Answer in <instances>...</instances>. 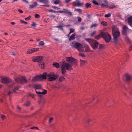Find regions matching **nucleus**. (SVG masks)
<instances>
[{
	"mask_svg": "<svg viewBox=\"0 0 132 132\" xmlns=\"http://www.w3.org/2000/svg\"><path fill=\"white\" fill-rule=\"evenodd\" d=\"M75 29L73 28H70V32L69 33V34H70L71 33L75 31Z\"/></svg>",
	"mask_w": 132,
	"mask_h": 132,
	"instance_id": "34",
	"label": "nucleus"
},
{
	"mask_svg": "<svg viewBox=\"0 0 132 132\" xmlns=\"http://www.w3.org/2000/svg\"><path fill=\"white\" fill-rule=\"evenodd\" d=\"M87 17H88V18L90 19V18L91 17V16L90 14H88L87 15Z\"/></svg>",
	"mask_w": 132,
	"mask_h": 132,
	"instance_id": "64",
	"label": "nucleus"
},
{
	"mask_svg": "<svg viewBox=\"0 0 132 132\" xmlns=\"http://www.w3.org/2000/svg\"><path fill=\"white\" fill-rule=\"evenodd\" d=\"M13 92V90L12 91H10L8 94V95L9 96H10L11 95V94H12Z\"/></svg>",
	"mask_w": 132,
	"mask_h": 132,
	"instance_id": "43",
	"label": "nucleus"
},
{
	"mask_svg": "<svg viewBox=\"0 0 132 132\" xmlns=\"http://www.w3.org/2000/svg\"><path fill=\"white\" fill-rule=\"evenodd\" d=\"M71 0H65V2L66 3H67L71 1Z\"/></svg>",
	"mask_w": 132,
	"mask_h": 132,
	"instance_id": "62",
	"label": "nucleus"
},
{
	"mask_svg": "<svg viewBox=\"0 0 132 132\" xmlns=\"http://www.w3.org/2000/svg\"><path fill=\"white\" fill-rule=\"evenodd\" d=\"M29 95V96H31L32 97V98H34V95L33 94H30Z\"/></svg>",
	"mask_w": 132,
	"mask_h": 132,
	"instance_id": "55",
	"label": "nucleus"
},
{
	"mask_svg": "<svg viewBox=\"0 0 132 132\" xmlns=\"http://www.w3.org/2000/svg\"><path fill=\"white\" fill-rule=\"evenodd\" d=\"M57 13H64V9H63V10L62 11H57Z\"/></svg>",
	"mask_w": 132,
	"mask_h": 132,
	"instance_id": "59",
	"label": "nucleus"
},
{
	"mask_svg": "<svg viewBox=\"0 0 132 132\" xmlns=\"http://www.w3.org/2000/svg\"><path fill=\"white\" fill-rule=\"evenodd\" d=\"M2 82L3 83L8 84L12 82V80L10 78H4L2 79Z\"/></svg>",
	"mask_w": 132,
	"mask_h": 132,
	"instance_id": "9",
	"label": "nucleus"
},
{
	"mask_svg": "<svg viewBox=\"0 0 132 132\" xmlns=\"http://www.w3.org/2000/svg\"><path fill=\"white\" fill-rule=\"evenodd\" d=\"M72 5L75 6H83V3H80L79 0H77L72 3Z\"/></svg>",
	"mask_w": 132,
	"mask_h": 132,
	"instance_id": "8",
	"label": "nucleus"
},
{
	"mask_svg": "<svg viewBox=\"0 0 132 132\" xmlns=\"http://www.w3.org/2000/svg\"><path fill=\"white\" fill-rule=\"evenodd\" d=\"M1 117L2 120H4L6 118V117L5 115H3L1 116Z\"/></svg>",
	"mask_w": 132,
	"mask_h": 132,
	"instance_id": "49",
	"label": "nucleus"
},
{
	"mask_svg": "<svg viewBox=\"0 0 132 132\" xmlns=\"http://www.w3.org/2000/svg\"><path fill=\"white\" fill-rule=\"evenodd\" d=\"M66 61L68 62L71 63V64H70L63 60L60 62L62 73L64 76H65V73L67 72L66 70L69 71L72 70V65H74L76 66L77 63V60L75 58H66Z\"/></svg>",
	"mask_w": 132,
	"mask_h": 132,
	"instance_id": "1",
	"label": "nucleus"
},
{
	"mask_svg": "<svg viewBox=\"0 0 132 132\" xmlns=\"http://www.w3.org/2000/svg\"><path fill=\"white\" fill-rule=\"evenodd\" d=\"M53 65L55 67L58 68L60 67V65L59 63L56 62H54L53 64Z\"/></svg>",
	"mask_w": 132,
	"mask_h": 132,
	"instance_id": "23",
	"label": "nucleus"
},
{
	"mask_svg": "<svg viewBox=\"0 0 132 132\" xmlns=\"http://www.w3.org/2000/svg\"><path fill=\"white\" fill-rule=\"evenodd\" d=\"M30 18V16L27 18H25V19L26 20H29Z\"/></svg>",
	"mask_w": 132,
	"mask_h": 132,
	"instance_id": "56",
	"label": "nucleus"
},
{
	"mask_svg": "<svg viewBox=\"0 0 132 132\" xmlns=\"http://www.w3.org/2000/svg\"><path fill=\"white\" fill-rule=\"evenodd\" d=\"M128 32L131 33L132 32V30L129 29L128 28Z\"/></svg>",
	"mask_w": 132,
	"mask_h": 132,
	"instance_id": "61",
	"label": "nucleus"
},
{
	"mask_svg": "<svg viewBox=\"0 0 132 132\" xmlns=\"http://www.w3.org/2000/svg\"><path fill=\"white\" fill-rule=\"evenodd\" d=\"M111 16V14L110 13H109L108 14H106L104 16L106 18H108Z\"/></svg>",
	"mask_w": 132,
	"mask_h": 132,
	"instance_id": "37",
	"label": "nucleus"
},
{
	"mask_svg": "<svg viewBox=\"0 0 132 132\" xmlns=\"http://www.w3.org/2000/svg\"><path fill=\"white\" fill-rule=\"evenodd\" d=\"M85 39L87 42L89 43L94 49L97 48L99 43L96 41L89 38H85Z\"/></svg>",
	"mask_w": 132,
	"mask_h": 132,
	"instance_id": "3",
	"label": "nucleus"
},
{
	"mask_svg": "<svg viewBox=\"0 0 132 132\" xmlns=\"http://www.w3.org/2000/svg\"><path fill=\"white\" fill-rule=\"evenodd\" d=\"M55 27L59 28L61 30H63V29L62 28V26H55Z\"/></svg>",
	"mask_w": 132,
	"mask_h": 132,
	"instance_id": "35",
	"label": "nucleus"
},
{
	"mask_svg": "<svg viewBox=\"0 0 132 132\" xmlns=\"http://www.w3.org/2000/svg\"><path fill=\"white\" fill-rule=\"evenodd\" d=\"M75 11H76L79 13H81L82 12V10L80 9H76L75 10Z\"/></svg>",
	"mask_w": 132,
	"mask_h": 132,
	"instance_id": "27",
	"label": "nucleus"
},
{
	"mask_svg": "<svg viewBox=\"0 0 132 132\" xmlns=\"http://www.w3.org/2000/svg\"><path fill=\"white\" fill-rule=\"evenodd\" d=\"M84 47L85 48V52H87L90 51L89 48L87 45H85Z\"/></svg>",
	"mask_w": 132,
	"mask_h": 132,
	"instance_id": "22",
	"label": "nucleus"
},
{
	"mask_svg": "<svg viewBox=\"0 0 132 132\" xmlns=\"http://www.w3.org/2000/svg\"><path fill=\"white\" fill-rule=\"evenodd\" d=\"M52 8L54 9H56L57 10H58L59 9H60L59 8L56 6H52Z\"/></svg>",
	"mask_w": 132,
	"mask_h": 132,
	"instance_id": "51",
	"label": "nucleus"
},
{
	"mask_svg": "<svg viewBox=\"0 0 132 132\" xmlns=\"http://www.w3.org/2000/svg\"><path fill=\"white\" fill-rule=\"evenodd\" d=\"M65 78L63 77H60L59 78V80L61 81H63L64 79Z\"/></svg>",
	"mask_w": 132,
	"mask_h": 132,
	"instance_id": "38",
	"label": "nucleus"
},
{
	"mask_svg": "<svg viewBox=\"0 0 132 132\" xmlns=\"http://www.w3.org/2000/svg\"><path fill=\"white\" fill-rule=\"evenodd\" d=\"M53 118H51L50 119L49 121V122L50 123L51 121L53 120Z\"/></svg>",
	"mask_w": 132,
	"mask_h": 132,
	"instance_id": "63",
	"label": "nucleus"
},
{
	"mask_svg": "<svg viewBox=\"0 0 132 132\" xmlns=\"http://www.w3.org/2000/svg\"><path fill=\"white\" fill-rule=\"evenodd\" d=\"M64 13L67 14L69 15H72V13L70 11L67 9H64Z\"/></svg>",
	"mask_w": 132,
	"mask_h": 132,
	"instance_id": "15",
	"label": "nucleus"
},
{
	"mask_svg": "<svg viewBox=\"0 0 132 132\" xmlns=\"http://www.w3.org/2000/svg\"><path fill=\"white\" fill-rule=\"evenodd\" d=\"M34 87L36 89H40L41 88V85L39 84H35L34 85Z\"/></svg>",
	"mask_w": 132,
	"mask_h": 132,
	"instance_id": "21",
	"label": "nucleus"
},
{
	"mask_svg": "<svg viewBox=\"0 0 132 132\" xmlns=\"http://www.w3.org/2000/svg\"><path fill=\"white\" fill-rule=\"evenodd\" d=\"M103 47V44H101L99 45V49H101Z\"/></svg>",
	"mask_w": 132,
	"mask_h": 132,
	"instance_id": "45",
	"label": "nucleus"
},
{
	"mask_svg": "<svg viewBox=\"0 0 132 132\" xmlns=\"http://www.w3.org/2000/svg\"><path fill=\"white\" fill-rule=\"evenodd\" d=\"M60 2V0H55L54 2V3L56 4H59Z\"/></svg>",
	"mask_w": 132,
	"mask_h": 132,
	"instance_id": "36",
	"label": "nucleus"
},
{
	"mask_svg": "<svg viewBox=\"0 0 132 132\" xmlns=\"http://www.w3.org/2000/svg\"><path fill=\"white\" fill-rule=\"evenodd\" d=\"M85 6L87 8L90 7L91 6V4L88 3L86 4Z\"/></svg>",
	"mask_w": 132,
	"mask_h": 132,
	"instance_id": "30",
	"label": "nucleus"
},
{
	"mask_svg": "<svg viewBox=\"0 0 132 132\" xmlns=\"http://www.w3.org/2000/svg\"><path fill=\"white\" fill-rule=\"evenodd\" d=\"M100 5V6H101V7H105V6H108V4L105 5V4H103V3L102 4Z\"/></svg>",
	"mask_w": 132,
	"mask_h": 132,
	"instance_id": "46",
	"label": "nucleus"
},
{
	"mask_svg": "<svg viewBox=\"0 0 132 132\" xmlns=\"http://www.w3.org/2000/svg\"><path fill=\"white\" fill-rule=\"evenodd\" d=\"M44 44L45 43L42 41H40L39 43V45L40 46H43Z\"/></svg>",
	"mask_w": 132,
	"mask_h": 132,
	"instance_id": "44",
	"label": "nucleus"
},
{
	"mask_svg": "<svg viewBox=\"0 0 132 132\" xmlns=\"http://www.w3.org/2000/svg\"><path fill=\"white\" fill-rule=\"evenodd\" d=\"M113 30L112 31L113 34V40L116 43H117L118 41V40L117 38L120 35V33L118 31H116L113 33Z\"/></svg>",
	"mask_w": 132,
	"mask_h": 132,
	"instance_id": "7",
	"label": "nucleus"
},
{
	"mask_svg": "<svg viewBox=\"0 0 132 132\" xmlns=\"http://www.w3.org/2000/svg\"><path fill=\"white\" fill-rule=\"evenodd\" d=\"M98 25L97 24H92L91 25V28H92L94 27H96V26H97Z\"/></svg>",
	"mask_w": 132,
	"mask_h": 132,
	"instance_id": "47",
	"label": "nucleus"
},
{
	"mask_svg": "<svg viewBox=\"0 0 132 132\" xmlns=\"http://www.w3.org/2000/svg\"><path fill=\"white\" fill-rule=\"evenodd\" d=\"M101 24L104 26H106L107 25V23L105 21H102L101 23Z\"/></svg>",
	"mask_w": 132,
	"mask_h": 132,
	"instance_id": "31",
	"label": "nucleus"
},
{
	"mask_svg": "<svg viewBox=\"0 0 132 132\" xmlns=\"http://www.w3.org/2000/svg\"><path fill=\"white\" fill-rule=\"evenodd\" d=\"M80 62L81 64H85L87 63V61L85 60H80Z\"/></svg>",
	"mask_w": 132,
	"mask_h": 132,
	"instance_id": "29",
	"label": "nucleus"
},
{
	"mask_svg": "<svg viewBox=\"0 0 132 132\" xmlns=\"http://www.w3.org/2000/svg\"><path fill=\"white\" fill-rule=\"evenodd\" d=\"M128 20V24L132 28V16L129 17Z\"/></svg>",
	"mask_w": 132,
	"mask_h": 132,
	"instance_id": "14",
	"label": "nucleus"
},
{
	"mask_svg": "<svg viewBox=\"0 0 132 132\" xmlns=\"http://www.w3.org/2000/svg\"><path fill=\"white\" fill-rule=\"evenodd\" d=\"M38 5V4H37V3L36 2H35L33 3L32 4L30 5L29 8L30 9H32Z\"/></svg>",
	"mask_w": 132,
	"mask_h": 132,
	"instance_id": "13",
	"label": "nucleus"
},
{
	"mask_svg": "<svg viewBox=\"0 0 132 132\" xmlns=\"http://www.w3.org/2000/svg\"><path fill=\"white\" fill-rule=\"evenodd\" d=\"M70 45L72 47H76L79 52H84L83 46L80 43L72 42L70 44Z\"/></svg>",
	"mask_w": 132,
	"mask_h": 132,
	"instance_id": "4",
	"label": "nucleus"
},
{
	"mask_svg": "<svg viewBox=\"0 0 132 132\" xmlns=\"http://www.w3.org/2000/svg\"><path fill=\"white\" fill-rule=\"evenodd\" d=\"M49 11L51 12H53L54 13H57V11H54L52 9H50L49 10Z\"/></svg>",
	"mask_w": 132,
	"mask_h": 132,
	"instance_id": "40",
	"label": "nucleus"
},
{
	"mask_svg": "<svg viewBox=\"0 0 132 132\" xmlns=\"http://www.w3.org/2000/svg\"><path fill=\"white\" fill-rule=\"evenodd\" d=\"M76 35V34L75 33H74L69 38V39L70 41H71L72 40H73L75 38V36Z\"/></svg>",
	"mask_w": 132,
	"mask_h": 132,
	"instance_id": "19",
	"label": "nucleus"
},
{
	"mask_svg": "<svg viewBox=\"0 0 132 132\" xmlns=\"http://www.w3.org/2000/svg\"><path fill=\"white\" fill-rule=\"evenodd\" d=\"M77 19H78V22H80L81 20V18L79 17H77Z\"/></svg>",
	"mask_w": 132,
	"mask_h": 132,
	"instance_id": "53",
	"label": "nucleus"
},
{
	"mask_svg": "<svg viewBox=\"0 0 132 132\" xmlns=\"http://www.w3.org/2000/svg\"><path fill=\"white\" fill-rule=\"evenodd\" d=\"M20 22L21 23H23L25 24H27L28 23L27 22L24 21L23 20H20Z\"/></svg>",
	"mask_w": 132,
	"mask_h": 132,
	"instance_id": "50",
	"label": "nucleus"
},
{
	"mask_svg": "<svg viewBox=\"0 0 132 132\" xmlns=\"http://www.w3.org/2000/svg\"><path fill=\"white\" fill-rule=\"evenodd\" d=\"M20 87V86H17L15 88L13 89V91L14 93H16V90H18Z\"/></svg>",
	"mask_w": 132,
	"mask_h": 132,
	"instance_id": "28",
	"label": "nucleus"
},
{
	"mask_svg": "<svg viewBox=\"0 0 132 132\" xmlns=\"http://www.w3.org/2000/svg\"><path fill=\"white\" fill-rule=\"evenodd\" d=\"M38 50L39 48H31L28 50L27 52V53L28 54H31L36 51H38Z\"/></svg>",
	"mask_w": 132,
	"mask_h": 132,
	"instance_id": "12",
	"label": "nucleus"
},
{
	"mask_svg": "<svg viewBox=\"0 0 132 132\" xmlns=\"http://www.w3.org/2000/svg\"><path fill=\"white\" fill-rule=\"evenodd\" d=\"M43 78L46 79V77H48V79L50 81H54L57 78L56 75L53 74L52 73L47 74L46 72L44 73L42 75Z\"/></svg>",
	"mask_w": 132,
	"mask_h": 132,
	"instance_id": "2",
	"label": "nucleus"
},
{
	"mask_svg": "<svg viewBox=\"0 0 132 132\" xmlns=\"http://www.w3.org/2000/svg\"><path fill=\"white\" fill-rule=\"evenodd\" d=\"M30 102L29 101H27L26 102V105L27 106H29L30 105Z\"/></svg>",
	"mask_w": 132,
	"mask_h": 132,
	"instance_id": "52",
	"label": "nucleus"
},
{
	"mask_svg": "<svg viewBox=\"0 0 132 132\" xmlns=\"http://www.w3.org/2000/svg\"><path fill=\"white\" fill-rule=\"evenodd\" d=\"M125 77L126 79V81L127 82L130 81L132 78V76L130 77L128 74H126L125 75Z\"/></svg>",
	"mask_w": 132,
	"mask_h": 132,
	"instance_id": "16",
	"label": "nucleus"
},
{
	"mask_svg": "<svg viewBox=\"0 0 132 132\" xmlns=\"http://www.w3.org/2000/svg\"><path fill=\"white\" fill-rule=\"evenodd\" d=\"M36 93L39 95L40 97H42V95H41V92H40L36 91Z\"/></svg>",
	"mask_w": 132,
	"mask_h": 132,
	"instance_id": "41",
	"label": "nucleus"
},
{
	"mask_svg": "<svg viewBox=\"0 0 132 132\" xmlns=\"http://www.w3.org/2000/svg\"><path fill=\"white\" fill-rule=\"evenodd\" d=\"M34 128H35V129H36L39 130H40L38 128V127H31V129H34Z\"/></svg>",
	"mask_w": 132,
	"mask_h": 132,
	"instance_id": "57",
	"label": "nucleus"
},
{
	"mask_svg": "<svg viewBox=\"0 0 132 132\" xmlns=\"http://www.w3.org/2000/svg\"><path fill=\"white\" fill-rule=\"evenodd\" d=\"M48 0H47V2L46 3V4H45V5H42V6H46V7H49L50 6L49 5L47 4V3L48 2Z\"/></svg>",
	"mask_w": 132,
	"mask_h": 132,
	"instance_id": "39",
	"label": "nucleus"
},
{
	"mask_svg": "<svg viewBox=\"0 0 132 132\" xmlns=\"http://www.w3.org/2000/svg\"><path fill=\"white\" fill-rule=\"evenodd\" d=\"M37 1H39L40 3L46 4L47 2V0H36Z\"/></svg>",
	"mask_w": 132,
	"mask_h": 132,
	"instance_id": "25",
	"label": "nucleus"
},
{
	"mask_svg": "<svg viewBox=\"0 0 132 132\" xmlns=\"http://www.w3.org/2000/svg\"><path fill=\"white\" fill-rule=\"evenodd\" d=\"M79 55L80 56L83 57L85 56V55L81 53H79Z\"/></svg>",
	"mask_w": 132,
	"mask_h": 132,
	"instance_id": "48",
	"label": "nucleus"
},
{
	"mask_svg": "<svg viewBox=\"0 0 132 132\" xmlns=\"http://www.w3.org/2000/svg\"><path fill=\"white\" fill-rule=\"evenodd\" d=\"M44 91L41 92V95H45L47 93V91L44 89H43Z\"/></svg>",
	"mask_w": 132,
	"mask_h": 132,
	"instance_id": "33",
	"label": "nucleus"
},
{
	"mask_svg": "<svg viewBox=\"0 0 132 132\" xmlns=\"http://www.w3.org/2000/svg\"><path fill=\"white\" fill-rule=\"evenodd\" d=\"M18 11L19 12H20V13H22L23 12V11L20 9H19L18 10Z\"/></svg>",
	"mask_w": 132,
	"mask_h": 132,
	"instance_id": "60",
	"label": "nucleus"
},
{
	"mask_svg": "<svg viewBox=\"0 0 132 132\" xmlns=\"http://www.w3.org/2000/svg\"><path fill=\"white\" fill-rule=\"evenodd\" d=\"M128 28L126 26H124L122 28V34L123 35H126L128 32Z\"/></svg>",
	"mask_w": 132,
	"mask_h": 132,
	"instance_id": "10",
	"label": "nucleus"
},
{
	"mask_svg": "<svg viewBox=\"0 0 132 132\" xmlns=\"http://www.w3.org/2000/svg\"><path fill=\"white\" fill-rule=\"evenodd\" d=\"M102 37L105 40L106 43L109 42L111 40V36L107 32H102Z\"/></svg>",
	"mask_w": 132,
	"mask_h": 132,
	"instance_id": "5",
	"label": "nucleus"
},
{
	"mask_svg": "<svg viewBox=\"0 0 132 132\" xmlns=\"http://www.w3.org/2000/svg\"><path fill=\"white\" fill-rule=\"evenodd\" d=\"M92 2L93 3L96 5H98L100 4L98 3L95 0L93 1Z\"/></svg>",
	"mask_w": 132,
	"mask_h": 132,
	"instance_id": "32",
	"label": "nucleus"
},
{
	"mask_svg": "<svg viewBox=\"0 0 132 132\" xmlns=\"http://www.w3.org/2000/svg\"><path fill=\"white\" fill-rule=\"evenodd\" d=\"M15 81L17 82H19L21 84H23V83H26L27 81L24 77H16L15 78Z\"/></svg>",
	"mask_w": 132,
	"mask_h": 132,
	"instance_id": "6",
	"label": "nucleus"
},
{
	"mask_svg": "<svg viewBox=\"0 0 132 132\" xmlns=\"http://www.w3.org/2000/svg\"><path fill=\"white\" fill-rule=\"evenodd\" d=\"M39 64L40 67L42 69H44L45 67V65L43 62H39Z\"/></svg>",
	"mask_w": 132,
	"mask_h": 132,
	"instance_id": "17",
	"label": "nucleus"
},
{
	"mask_svg": "<svg viewBox=\"0 0 132 132\" xmlns=\"http://www.w3.org/2000/svg\"><path fill=\"white\" fill-rule=\"evenodd\" d=\"M125 40L128 43H130V41L129 39L128 38V37L127 36H125Z\"/></svg>",
	"mask_w": 132,
	"mask_h": 132,
	"instance_id": "24",
	"label": "nucleus"
},
{
	"mask_svg": "<svg viewBox=\"0 0 132 132\" xmlns=\"http://www.w3.org/2000/svg\"><path fill=\"white\" fill-rule=\"evenodd\" d=\"M43 58H36L32 60L33 61L35 62H39L43 60Z\"/></svg>",
	"mask_w": 132,
	"mask_h": 132,
	"instance_id": "20",
	"label": "nucleus"
},
{
	"mask_svg": "<svg viewBox=\"0 0 132 132\" xmlns=\"http://www.w3.org/2000/svg\"><path fill=\"white\" fill-rule=\"evenodd\" d=\"M42 78H43L42 75H40L39 76H36L33 78L32 81L33 82H35L39 80Z\"/></svg>",
	"mask_w": 132,
	"mask_h": 132,
	"instance_id": "11",
	"label": "nucleus"
},
{
	"mask_svg": "<svg viewBox=\"0 0 132 132\" xmlns=\"http://www.w3.org/2000/svg\"><path fill=\"white\" fill-rule=\"evenodd\" d=\"M31 26L32 27H35L36 26V24L35 22H33L31 24Z\"/></svg>",
	"mask_w": 132,
	"mask_h": 132,
	"instance_id": "58",
	"label": "nucleus"
},
{
	"mask_svg": "<svg viewBox=\"0 0 132 132\" xmlns=\"http://www.w3.org/2000/svg\"><path fill=\"white\" fill-rule=\"evenodd\" d=\"M35 18H39L40 16L38 14H35Z\"/></svg>",
	"mask_w": 132,
	"mask_h": 132,
	"instance_id": "42",
	"label": "nucleus"
},
{
	"mask_svg": "<svg viewBox=\"0 0 132 132\" xmlns=\"http://www.w3.org/2000/svg\"><path fill=\"white\" fill-rule=\"evenodd\" d=\"M102 32H101L98 35L95 36L94 38L97 39H99L101 37H102Z\"/></svg>",
	"mask_w": 132,
	"mask_h": 132,
	"instance_id": "18",
	"label": "nucleus"
},
{
	"mask_svg": "<svg viewBox=\"0 0 132 132\" xmlns=\"http://www.w3.org/2000/svg\"><path fill=\"white\" fill-rule=\"evenodd\" d=\"M96 33V31H94L91 34L90 36L91 37H93L94 34H95Z\"/></svg>",
	"mask_w": 132,
	"mask_h": 132,
	"instance_id": "54",
	"label": "nucleus"
},
{
	"mask_svg": "<svg viewBox=\"0 0 132 132\" xmlns=\"http://www.w3.org/2000/svg\"><path fill=\"white\" fill-rule=\"evenodd\" d=\"M108 8L111 9L115 8L116 7V6L113 4H111L109 6L108 5Z\"/></svg>",
	"mask_w": 132,
	"mask_h": 132,
	"instance_id": "26",
	"label": "nucleus"
}]
</instances>
